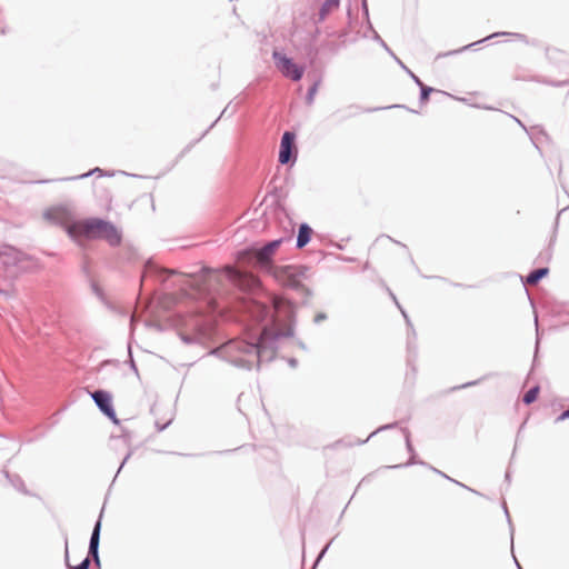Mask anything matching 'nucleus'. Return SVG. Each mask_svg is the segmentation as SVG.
<instances>
[{"mask_svg": "<svg viewBox=\"0 0 569 569\" xmlns=\"http://www.w3.org/2000/svg\"><path fill=\"white\" fill-rule=\"evenodd\" d=\"M261 320H264L270 313L273 329L263 328L257 342H247L244 340L231 341L224 346L223 351L229 361L237 367L251 368L259 365L260 357L268 350L269 341L273 336L288 335L289 330L282 329V323H290L293 316L292 306L281 299H272V308H267L261 303L254 306Z\"/></svg>", "mask_w": 569, "mask_h": 569, "instance_id": "nucleus-1", "label": "nucleus"}, {"mask_svg": "<svg viewBox=\"0 0 569 569\" xmlns=\"http://www.w3.org/2000/svg\"><path fill=\"white\" fill-rule=\"evenodd\" d=\"M69 236L76 241L102 239L110 246L121 242V233L112 223L101 219H87L67 226Z\"/></svg>", "mask_w": 569, "mask_h": 569, "instance_id": "nucleus-2", "label": "nucleus"}, {"mask_svg": "<svg viewBox=\"0 0 569 569\" xmlns=\"http://www.w3.org/2000/svg\"><path fill=\"white\" fill-rule=\"evenodd\" d=\"M546 58L557 72L563 78L560 80H552L543 76H536L533 81L543 83L551 87H565L569 84V54L557 48H547Z\"/></svg>", "mask_w": 569, "mask_h": 569, "instance_id": "nucleus-3", "label": "nucleus"}, {"mask_svg": "<svg viewBox=\"0 0 569 569\" xmlns=\"http://www.w3.org/2000/svg\"><path fill=\"white\" fill-rule=\"evenodd\" d=\"M272 59L276 68L282 73L283 77L292 81H299L303 77L305 68L297 64L292 58L287 57L278 50L272 52Z\"/></svg>", "mask_w": 569, "mask_h": 569, "instance_id": "nucleus-4", "label": "nucleus"}, {"mask_svg": "<svg viewBox=\"0 0 569 569\" xmlns=\"http://www.w3.org/2000/svg\"><path fill=\"white\" fill-rule=\"evenodd\" d=\"M297 159L296 134L292 131H284L279 150V162L281 164L293 163Z\"/></svg>", "mask_w": 569, "mask_h": 569, "instance_id": "nucleus-5", "label": "nucleus"}, {"mask_svg": "<svg viewBox=\"0 0 569 569\" xmlns=\"http://www.w3.org/2000/svg\"><path fill=\"white\" fill-rule=\"evenodd\" d=\"M281 240H274L266 244L259 250H249L239 253V260H244L247 257L254 256L260 266L267 267L270 264L271 259L278 250Z\"/></svg>", "mask_w": 569, "mask_h": 569, "instance_id": "nucleus-6", "label": "nucleus"}, {"mask_svg": "<svg viewBox=\"0 0 569 569\" xmlns=\"http://www.w3.org/2000/svg\"><path fill=\"white\" fill-rule=\"evenodd\" d=\"M92 399L99 409L110 419L116 420V411L111 403V395L103 390H98L91 393Z\"/></svg>", "mask_w": 569, "mask_h": 569, "instance_id": "nucleus-7", "label": "nucleus"}, {"mask_svg": "<svg viewBox=\"0 0 569 569\" xmlns=\"http://www.w3.org/2000/svg\"><path fill=\"white\" fill-rule=\"evenodd\" d=\"M497 37H510L513 40H519V41L525 42L527 44L530 43L528 37L526 34H523V33L501 31V32H495V33H492V34H490V36L479 40V41H476L473 43L467 44V46H465L463 48H461L459 50L451 51V52H449V54L461 52V51L467 50V49H469V48H471V47H473L476 44L482 43V42H485L487 40H490V39L497 38ZM445 56H448V53H446Z\"/></svg>", "mask_w": 569, "mask_h": 569, "instance_id": "nucleus-8", "label": "nucleus"}, {"mask_svg": "<svg viewBox=\"0 0 569 569\" xmlns=\"http://www.w3.org/2000/svg\"><path fill=\"white\" fill-rule=\"evenodd\" d=\"M228 276L233 279L234 281H238L239 283H242V279L249 284L254 286L257 284L258 280L252 274L241 273L240 271L236 270L232 267H226L224 268Z\"/></svg>", "mask_w": 569, "mask_h": 569, "instance_id": "nucleus-9", "label": "nucleus"}, {"mask_svg": "<svg viewBox=\"0 0 569 569\" xmlns=\"http://www.w3.org/2000/svg\"><path fill=\"white\" fill-rule=\"evenodd\" d=\"M340 6V0H325V2L321 4L318 13V21L322 22L326 20V18L331 14L333 11H336Z\"/></svg>", "mask_w": 569, "mask_h": 569, "instance_id": "nucleus-10", "label": "nucleus"}, {"mask_svg": "<svg viewBox=\"0 0 569 569\" xmlns=\"http://www.w3.org/2000/svg\"><path fill=\"white\" fill-rule=\"evenodd\" d=\"M100 527H101V523H100V521H98L93 529V532H92V536L90 539V547H89V552L92 555V557L97 563H99L98 546H99V537H100Z\"/></svg>", "mask_w": 569, "mask_h": 569, "instance_id": "nucleus-11", "label": "nucleus"}, {"mask_svg": "<svg viewBox=\"0 0 569 569\" xmlns=\"http://www.w3.org/2000/svg\"><path fill=\"white\" fill-rule=\"evenodd\" d=\"M412 80H413V82H415V83L419 87V89H420L419 102H420L421 104L427 103V102L429 101L430 93H431V92H433V91H435V89H433V88H431V87L426 86V84L421 81V79H420L418 76H416V74H412Z\"/></svg>", "mask_w": 569, "mask_h": 569, "instance_id": "nucleus-12", "label": "nucleus"}, {"mask_svg": "<svg viewBox=\"0 0 569 569\" xmlns=\"http://www.w3.org/2000/svg\"><path fill=\"white\" fill-rule=\"evenodd\" d=\"M312 233H313L312 229L308 224L302 223L299 227V232H298V238H297V247L303 248L310 241Z\"/></svg>", "mask_w": 569, "mask_h": 569, "instance_id": "nucleus-13", "label": "nucleus"}, {"mask_svg": "<svg viewBox=\"0 0 569 569\" xmlns=\"http://www.w3.org/2000/svg\"><path fill=\"white\" fill-rule=\"evenodd\" d=\"M94 174H97L96 178H112L116 174V172L114 171H106V170H102L97 167L87 172L72 176L71 178H90L91 176H94Z\"/></svg>", "mask_w": 569, "mask_h": 569, "instance_id": "nucleus-14", "label": "nucleus"}, {"mask_svg": "<svg viewBox=\"0 0 569 569\" xmlns=\"http://www.w3.org/2000/svg\"><path fill=\"white\" fill-rule=\"evenodd\" d=\"M44 217L49 220H56L64 223L67 221V211L62 208H52L46 211Z\"/></svg>", "mask_w": 569, "mask_h": 569, "instance_id": "nucleus-15", "label": "nucleus"}, {"mask_svg": "<svg viewBox=\"0 0 569 569\" xmlns=\"http://www.w3.org/2000/svg\"><path fill=\"white\" fill-rule=\"evenodd\" d=\"M549 272L548 268H540L535 271H532L526 279L527 284L535 286L539 282L540 279H542L545 276H547Z\"/></svg>", "mask_w": 569, "mask_h": 569, "instance_id": "nucleus-16", "label": "nucleus"}, {"mask_svg": "<svg viewBox=\"0 0 569 569\" xmlns=\"http://www.w3.org/2000/svg\"><path fill=\"white\" fill-rule=\"evenodd\" d=\"M64 556H66V565L68 567V569H89V565H90V560H89V557H86L81 563L77 567H73L70 565L69 562V550H68V543H66V550H64Z\"/></svg>", "mask_w": 569, "mask_h": 569, "instance_id": "nucleus-17", "label": "nucleus"}, {"mask_svg": "<svg viewBox=\"0 0 569 569\" xmlns=\"http://www.w3.org/2000/svg\"><path fill=\"white\" fill-rule=\"evenodd\" d=\"M539 391H540L539 387H533L530 390H528L523 396V402L526 405H530V403L535 402L539 396Z\"/></svg>", "mask_w": 569, "mask_h": 569, "instance_id": "nucleus-18", "label": "nucleus"}, {"mask_svg": "<svg viewBox=\"0 0 569 569\" xmlns=\"http://www.w3.org/2000/svg\"><path fill=\"white\" fill-rule=\"evenodd\" d=\"M319 83L320 81H315L312 83V86L308 89V92H307V96H306V102L307 104H312L313 103V100H315V94L317 93L318 91V88H319Z\"/></svg>", "mask_w": 569, "mask_h": 569, "instance_id": "nucleus-19", "label": "nucleus"}, {"mask_svg": "<svg viewBox=\"0 0 569 569\" xmlns=\"http://www.w3.org/2000/svg\"><path fill=\"white\" fill-rule=\"evenodd\" d=\"M370 31L372 32V39L376 40L377 42H379L390 54L393 56V58L396 57L392 51L389 49V47L387 46V43L381 39V37L377 33V31L373 29L372 26L369 27Z\"/></svg>", "mask_w": 569, "mask_h": 569, "instance_id": "nucleus-20", "label": "nucleus"}, {"mask_svg": "<svg viewBox=\"0 0 569 569\" xmlns=\"http://www.w3.org/2000/svg\"><path fill=\"white\" fill-rule=\"evenodd\" d=\"M226 111H227V109H224V110L220 113V116H219V117H218V118H217V119H216V120L210 124V127H209V128H208V129L202 133V136L198 139V141H199L201 138H203V137L209 132V130H211V129L214 127V124L219 121V119H221V118H222V116L226 113Z\"/></svg>", "mask_w": 569, "mask_h": 569, "instance_id": "nucleus-21", "label": "nucleus"}, {"mask_svg": "<svg viewBox=\"0 0 569 569\" xmlns=\"http://www.w3.org/2000/svg\"><path fill=\"white\" fill-rule=\"evenodd\" d=\"M361 7H362V12H363V14H365V17L367 19L368 28H369L371 26V23H370V20H369V10H368V4H367L366 0H362Z\"/></svg>", "mask_w": 569, "mask_h": 569, "instance_id": "nucleus-22", "label": "nucleus"}, {"mask_svg": "<svg viewBox=\"0 0 569 569\" xmlns=\"http://www.w3.org/2000/svg\"><path fill=\"white\" fill-rule=\"evenodd\" d=\"M119 173L122 174V176H126L128 178H132V179H136V178H149L148 176L137 174V173H128L126 171H119Z\"/></svg>", "mask_w": 569, "mask_h": 569, "instance_id": "nucleus-23", "label": "nucleus"}, {"mask_svg": "<svg viewBox=\"0 0 569 569\" xmlns=\"http://www.w3.org/2000/svg\"><path fill=\"white\" fill-rule=\"evenodd\" d=\"M396 61L400 64V67L408 73V76H410V78L412 79V74H415L410 69H408L401 60H399L397 57H395Z\"/></svg>", "mask_w": 569, "mask_h": 569, "instance_id": "nucleus-24", "label": "nucleus"}, {"mask_svg": "<svg viewBox=\"0 0 569 569\" xmlns=\"http://www.w3.org/2000/svg\"><path fill=\"white\" fill-rule=\"evenodd\" d=\"M569 418V409L563 411L561 416L559 417L560 420H565Z\"/></svg>", "mask_w": 569, "mask_h": 569, "instance_id": "nucleus-25", "label": "nucleus"}, {"mask_svg": "<svg viewBox=\"0 0 569 569\" xmlns=\"http://www.w3.org/2000/svg\"><path fill=\"white\" fill-rule=\"evenodd\" d=\"M385 108L383 107H377V108H369V109H366L365 111L366 112H373V111H378V110H383Z\"/></svg>", "mask_w": 569, "mask_h": 569, "instance_id": "nucleus-26", "label": "nucleus"}, {"mask_svg": "<svg viewBox=\"0 0 569 569\" xmlns=\"http://www.w3.org/2000/svg\"><path fill=\"white\" fill-rule=\"evenodd\" d=\"M349 109H355L356 113L361 111L360 107L358 106H350Z\"/></svg>", "mask_w": 569, "mask_h": 569, "instance_id": "nucleus-27", "label": "nucleus"}, {"mask_svg": "<svg viewBox=\"0 0 569 569\" xmlns=\"http://www.w3.org/2000/svg\"><path fill=\"white\" fill-rule=\"evenodd\" d=\"M395 108H405V106L396 104Z\"/></svg>", "mask_w": 569, "mask_h": 569, "instance_id": "nucleus-28", "label": "nucleus"}, {"mask_svg": "<svg viewBox=\"0 0 569 569\" xmlns=\"http://www.w3.org/2000/svg\"><path fill=\"white\" fill-rule=\"evenodd\" d=\"M515 119H516L517 123H519L520 126L523 127V124L520 122V120H518L517 118H515Z\"/></svg>", "mask_w": 569, "mask_h": 569, "instance_id": "nucleus-29", "label": "nucleus"}]
</instances>
